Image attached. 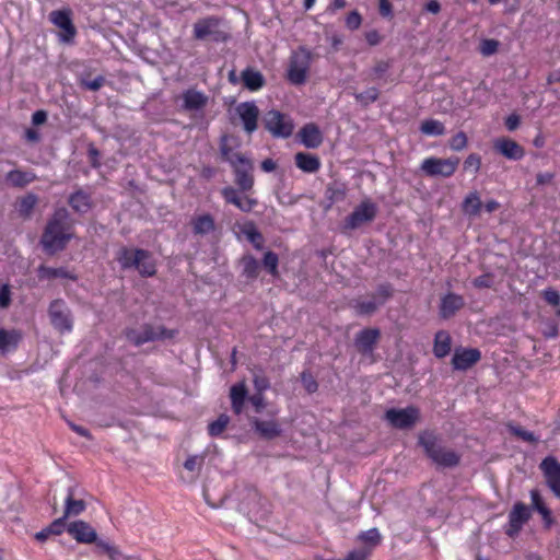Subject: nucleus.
<instances>
[{"label": "nucleus", "instance_id": "obj_61", "mask_svg": "<svg viewBox=\"0 0 560 560\" xmlns=\"http://www.w3.org/2000/svg\"><path fill=\"white\" fill-rule=\"evenodd\" d=\"M481 166V159L478 154L471 153L467 156V159L464 162V168L465 170H472L474 173H478Z\"/></svg>", "mask_w": 560, "mask_h": 560}, {"label": "nucleus", "instance_id": "obj_28", "mask_svg": "<svg viewBox=\"0 0 560 560\" xmlns=\"http://www.w3.org/2000/svg\"><path fill=\"white\" fill-rule=\"evenodd\" d=\"M184 109L186 110H199L203 108L208 103V96L202 92L189 89L183 93Z\"/></svg>", "mask_w": 560, "mask_h": 560}, {"label": "nucleus", "instance_id": "obj_58", "mask_svg": "<svg viewBox=\"0 0 560 560\" xmlns=\"http://www.w3.org/2000/svg\"><path fill=\"white\" fill-rule=\"evenodd\" d=\"M509 429L512 434H514L515 436H517L524 441H527L530 443H534L537 441L534 433L526 431V430L522 429L521 427H515V425L509 424Z\"/></svg>", "mask_w": 560, "mask_h": 560}, {"label": "nucleus", "instance_id": "obj_3", "mask_svg": "<svg viewBox=\"0 0 560 560\" xmlns=\"http://www.w3.org/2000/svg\"><path fill=\"white\" fill-rule=\"evenodd\" d=\"M194 37L197 40H211L224 43L230 35L225 27V22L219 16H206L194 23Z\"/></svg>", "mask_w": 560, "mask_h": 560}, {"label": "nucleus", "instance_id": "obj_13", "mask_svg": "<svg viewBox=\"0 0 560 560\" xmlns=\"http://www.w3.org/2000/svg\"><path fill=\"white\" fill-rule=\"evenodd\" d=\"M238 511L246 514L250 520L256 516L261 508V498L258 490L252 486H246L237 491Z\"/></svg>", "mask_w": 560, "mask_h": 560}, {"label": "nucleus", "instance_id": "obj_43", "mask_svg": "<svg viewBox=\"0 0 560 560\" xmlns=\"http://www.w3.org/2000/svg\"><path fill=\"white\" fill-rule=\"evenodd\" d=\"M38 202V197L35 194H27L23 198H21L19 203V213L23 218H30L32 215V212L35 208V206Z\"/></svg>", "mask_w": 560, "mask_h": 560}, {"label": "nucleus", "instance_id": "obj_10", "mask_svg": "<svg viewBox=\"0 0 560 560\" xmlns=\"http://www.w3.org/2000/svg\"><path fill=\"white\" fill-rule=\"evenodd\" d=\"M49 21L57 26L59 32V40L66 44L72 43L77 28L71 19V11L69 9L55 10L48 15Z\"/></svg>", "mask_w": 560, "mask_h": 560}, {"label": "nucleus", "instance_id": "obj_33", "mask_svg": "<svg viewBox=\"0 0 560 560\" xmlns=\"http://www.w3.org/2000/svg\"><path fill=\"white\" fill-rule=\"evenodd\" d=\"M242 80L244 85L250 91H257L265 85L264 75L252 68L242 71Z\"/></svg>", "mask_w": 560, "mask_h": 560}, {"label": "nucleus", "instance_id": "obj_14", "mask_svg": "<svg viewBox=\"0 0 560 560\" xmlns=\"http://www.w3.org/2000/svg\"><path fill=\"white\" fill-rule=\"evenodd\" d=\"M238 162L231 165L235 175V184L241 191H248L254 186V176L252 174L254 165L245 155H235Z\"/></svg>", "mask_w": 560, "mask_h": 560}, {"label": "nucleus", "instance_id": "obj_15", "mask_svg": "<svg viewBox=\"0 0 560 560\" xmlns=\"http://www.w3.org/2000/svg\"><path fill=\"white\" fill-rule=\"evenodd\" d=\"M530 509L523 502H516L509 513V524L505 534L514 538L521 532L523 525L530 518Z\"/></svg>", "mask_w": 560, "mask_h": 560}, {"label": "nucleus", "instance_id": "obj_48", "mask_svg": "<svg viewBox=\"0 0 560 560\" xmlns=\"http://www.w3.org/2000/svg\"><path fill=\"white\" fill-rule=\"evenodd\" d=\"M378 94L380 93L376 88H369L362 93H355L354 97L362 106H368L378 98Z\"/></svg>", "mask_w": 560, "mask_h": 560}, {"label": "nucleus", "instance_id": "obj_59", "mask_svg": "<svg viewBox=\"0 0 560 560\" xmlns=\"http://www.w3.org/2000/svg\"><path fill=\"white\" fill-rule=\"evenodd\" d=\"M499 48V42L495 39H483L480 43V52L483 56H491L497 52Z\"/></svg>", "mask_w": 560, "mask_h": 560}, {"label": "nucleus", "instance_id": "obj_20", "mask_svg": "<svg viewBox=\"0 0 560 560\" xmlns=\"http://www.w3.org/2000/svg\"><path fill=\"white\" fill-rule=\"evenodd\" d=\"M493 149L504 158L513 161L521 160L525 154L524 149L516 141L506 137L494 140Z\"/></svg>", "mask_w": 560, "mask_h": 560}, {"label": "nucleus", "instance_id": "obj_36", "mask_svg": "<svg viewBox=\"0 0 560 560\" xmlns=\"http://www.w3.org/2000/svg\"><path fill=\"white\" fill-rule=\"evenodd\" d=\"M22 335L16 330L0 329V351L5 352L18 346Z\"/></svg>", "mask_w": 560, "mask_h": 560}, {"label": "nucleus", "instance_id": "obj_56", "mask_svg": "<svg viewBox=\"0 0 560 560\" xmlns=\"http://www.w3.org/2000/svg\"><path fill=\"white\" fill-rule=\"evenodd\" d=\"M67 520L68 518H63V515H62L59 518H56L54 522H51L47 526V528L49 529L50 534L51 535H60L65 530L67 532V525H68Z\"/></svg>", "mask_w": 560, "mask_h": 560}, {"label": "nucleus", "instance_id": "obj_34", "mask_svg": "<svg viewBox=\"0 0 560 560\" xmlns=\"http://www.w3.org/2000/svg\"><path fill=\"white\" fill-rule=\"evenodd\" d=\"M192 231L197 235H206L215 228L214 220L210 214H202L191 220Z\"/></svg>", "mask_w": 560, "mask_h": 560}, {"label": "nucleus", "instance_id": "obj_19", "mask_svg": "<svg viewBox=\"0 0 560 560\" xmlns=\"http://www.w3.org/2000/svg\"><path fill=\"white\" fill-rule=\"evenodd\" d=\"M224 200L234 205L243 212H250L257 205V199L241 195L234 187L228 186L221 190Z\"/></svg>", "mask_w": 560, "mask_h": 560}, {"label": "nucleus", "instance_id": "obj_49", "mask_svg": "<svg viewBox=\"0 0 560 560\" xmlns=\"http://www.w3.org/2000/svg\"><path fill=\"white\" fill-rule=\"evenodd\" d=\"M301 383L308 394H313L318 389V383L308 371H303L300 375Z\"/></svg>", "mask_w": 560, "mask_h": 560}, {"label": "nucleus", "instance_id": "obj_44", "mask_svg": "<svg viewBox=\"0 0 560 560\" xmlns=\"http://www.w3.org/2000/svg\"><path fill=\"white\" fill-rule=\"evenodd\" d=\"M420 131L427 136H442L445 133V127L439 120L428 119L422 121Z\"/></svg>", "mask_w": 560, "mask_h": 560}, {"label": "nucleus", "instance_id": "obj_55", "mask_svg": "<svg viewBox=\"0 0 560 560\" xmlns=\"http://www.w3.org/2000/svg\"><path fill=\"white\" fill-rule=\"evenodd\" d=\"M203 460H205L203 455H192V456H189L185 460L184 467H185V469H187L189 471L200 470V468L203 464Z\"/></svg>", "mask_w": 560, "mask_h": 560}, {"label": "nucleus", "instance_id": "obj_2", "mask_svg": "<svg viewBox=\"0 0 560 560\" xmlns=\"http://www.w3.org/2000/svg\"><path fill=\"white\" fill-rule=\"evenodd\" d=\"M418 443L423 447L427 456L440 467L453 468L460 462V455L443 446L439 436L431 431L421 432Z\"/></svg>", "mask_w": 560, "mask_h": 560}, {"label": "nucleus", "instance_id": "obj_1", "mask_svg": "<svg viewBox=\"0 0 560 560\" xmlns=\"http://www.w3.org/2000/svg\"><path fill=\"white\" fill-rule=\"evenodd\" d=\"M70 214L66 208L55 210L40 237L46 254L52 256L63 250L72 237Z\"/></svg>", "mask_w": 560, "mask_h": 560}, {"label": "nucleus", "instance_id": "obj_50", "mask_svg": "<svg viewBox=\"0 0 560 560\" xmlns=\"http://www.w3.org/2000/svg\"><path fill=\"white\" fill-rule=\"evenodd\" d=\"M225 498H226L225 493H223L221 495H213L210 492V489L208 486L203 487V499L209 506H211L213 509L220 508L223 504Z\"/></svg>", "mask_w": 560, "mask_h": 560}, {"label": "nucleus", "instance_id": "obj_64", "mask_svg": "<svg viewBox=\"0 0 560 560\" xmlns=\"http://www.w3.org/2000/svg\"><path fill=\"white\" fill-rule=\"evenodd\" d=\"M542 296L545 301L552 306H558L560 304V293L552 288L546 289L542 292Z\"/></svg>", "mask_w": 560, "mask_h": 560}, {"label": "nucleus", "instance_id": "obj_57", "mask_svg": "<svg viewBox=\"0 0 560 560\" xmlns=\"http://www.w3.org/2000/svg\"><path fill=\"white\" fill-rule=\"evenodd\" d=\"M245 234H246L247 240L250 243H253L255 248H257V249L262 248V235L253 225L248 230H245Z\"/></svg>", "mask_w": 560, "mask_h": 560}, {"label": "nucleus", "instance_id": "obj_29", "mask_svg": "<svg viewBox=\"0 0 560 560\" xmlns=\"http://www.w3.org/2000/svg\"><path fill=\"white\" fill-rule=\"evenodd\" d=\"M295 165L305 173H315L320 167L319 159L311 153L298 152L294 156Z\"/></svg>", "mask_w": 560, "mask_h": 560}, {"label": "nucleus", "instance_id": "obj_16", "mask_svg": "<svg viewBox=\"0 0 560 560\" xmlns=\"http://www.w3.org/2000/svg\"><path fill=\"white\" fill-rule=\"evenodd\" d=\"M540 469L545 475L548 487L556 497L560 498V463L555 457L549 456L540 463Z\"/></svg>", "mask_w": 560, "mask_h": 560}, {"label": "nucleus", "instance_id": "obj_11", "mask_svg": "<svg viewBox=\"0 0 560 560\" xmlns=\"http://www.w3.org/2000/svg\"><path fill=\"white\" fill-rule=\"evenodd\" d=\"M459 163L458 158H448V159H440V158H428L421 164V170L428 176H442L450 177L452 176Z\"/></svg>", "mask_w": 560, "mask_h": 560}, {"label": "nucleus", "instance_id": "obj_32", "mask_svg": "<svg viewBox=\"0 0 560 560\" xmlns=\"http://www.w3.org/2000/svg\"><path fill=\"white\" fill-rule=\"evenodd\" d=\"M37 277L39 280H52L56 278H65L70 280H77V277L69 272L66 268H51L45 265H40L37 268Z\"/></svg>", "mask_w": 560, "mask_h": 560}, {"label": "nucleus", "instance_id": "obj_41", "mask_svg": "<svg viewBox=\"0 0 560 560\" xmlns=\"http://www.w3.org/2000/svg\"><path fill=\"white\" fill-rule=\"evenodd\" d=\"M102 552L108 557L109 560H141L140 557L135 555H125L117 546L113 544H100Z\"/></svg>", "mask_w": 560, "mask_h": 560}, {"label": "nucleus", "instance_id": "obj_47", "mask_svg": "<svg viewBox=\"0 0 560 560\" xmlns=\"http://www.w3.org/2000/svg\"><path fill=\"white\" fill-rule=\"evenodd\" d=\"M253 383L256 393H264L270 387L269 378L265 375L261 369H257L253 372Z\"/></svg>", "mask_w": 560, "mask_h": 560}, {"label": "nucleus", "instance_id": "obj_63", "mask_svg": "<svg viewBox=\"0 0 560 560\" xmlns=\"http://www.w3.org/2000/svg\"><path fill=\"white\" fill-rule=\"evenodd\" d=\"M362 23V18L358 11H351L347 19H346V25L349 30L354 31L360 27Z\"/></svg>", "mask_w": 560, "mask_h": 560}, {"label": "nucleus", "instance_id": "obj_4", "mask_svg": "<svg viewBox=\"0 0 560 560\" xmlns=\"http://www.w3.org/2000/svg\"><path fill=\"white\" fill-rule=\"evenodd\" d=\"M126 339L135 346H141L147 342L170 339L174 337V331L167 330L163 326L143 324L139 329L126 328L124 330Z\"/></svg>", "mask_w": 560, "mask_h": 560}, {"label": "nucleus", "instance_id": "obj_21", "mask_svg": "<svg viewBox=\"0 0 560 560\" xmlns=\"http://www.w3.org/2000/svg\"><path fill=\"white\" fill-rule=\"evenodd\" d=\"M481 358L478 349H457L452 358V364L455 370L466 371L476 364Z\"/></svg>", "mask_w": 560, "mask_h": 560}, {"label": "nucleus", "instance_id": "obj_7", "mask_svg": "<svg viewBox=\"0 0 560 560\" xmlns=\"http://www.w3.org/2000/svg\"><path fill=\"white\" fill-rule=\"evenodd\" d=\"M385 419L389 424L399 430H408L416 425L420 419V410L415 406L402 409L392 408L385 412Z\"/></svg>", "mask_w": 560, "mask_h": 560}, {"label": "nucleus", "instance_id": "obj_12", "mask_svg": "<svg viewBox=\"0 0 560 560\" xmlns=\"http://www.w3.org/2000/svg\"><path fill=\"white\" fill-rule=\"evenodd\" d=\"M51 325L60 332L72 329L71 312L65 301L54 300L48 308Z\"/></svg>", "mask_w": 560, "mask_h": 560}, {"label": "nucleus", "instance_id": "obj_62", "mask_svg": "<svg viewBox=\"0 0 560 560\" xmlns=\"http://www.w3.org/2000/svg\"><path fill=\"white\" fill-rule=\"evenodd\" d=\"M393 294V288L390 284H381L377 287L375 298H380L378 305L383 304Z\"/></svg>", "mask_w": 560, "mask_h": 560}, {"label": "nucleus", "instance_id": "obj_18", "mask_svg": "<svg viewBox=\"0 0 560 560\" xmlns=\"http://www.w3.org/2000/svg\"><path fill=\"white\" fill-rule=\"evenodd\" d=\"M249 422L254 431L264 440H273L282 433L281 425L277 420H260L253 417Z\"/></svg>", "mask_w": 560, "mask_h": 560}, {"label": "nucleus", "instance_id": "obj_23", "mask_svg": "<svg viewBox=\"0 0 560 560\" xmlns=\"http://www.w3.org/2000/svg\"><path fill=\"white\" fill-rule=\"evenodd\" d=\"M464 306V298L459 294L450 292L441 299L440 316L444 319L451 318Z\"/></svg>", "mask_w": 560, "mask_h": 560}, {"label": "nucleus", "instance_id": "obj_25", "mask_svg": "<svg viewBox=\"0 0 560 560\" xmlns=\"http://www.w3.org/2000/svg\"><path fill=\"white\" fill-rule=\"evenodd\" d=\"M147 256L145 249H131L128 247H121L117 253V260L122 269L136 268L139 262L138 259Z\"/></svg>", "mask_w": 560, "mask_h": 560}, {"label": "nucleus", "instance_id": "obj_9", "mask_svg": "<svg viewBox=\"0 0 560 560\" xmlns=\"http://www.w3.org/2000/svg\"><path fill=\"white\" fill-rule=\"evenodd\" d=\"M377 214V206L370 201H362L354 210L345 219L343 230H355L363 224L372 222Z\"/></svg>", "mask_w": 560, "mask_h": 560}, {"label": "nucleus", "instance_id": "obj_24", "mask_svg": "<svg viewBox=\"0 0 560 560\" xmlns=\"http://www.w3.org/2000/svg\"><path fill=\"white\" fill-rule=\"evenodd\" d=\"M301 142L308 149H316L323 142V135L315 124H306L299 132Z\"/></svg>", "mask_w": 560, "mask_h": 560}, {"label": "nucleus", "instance_id": "obj_17", "mask_svg": "<svg viewBox=\"0 0 560 560\" xmlns=\"http://www.w3.org/2000/svg\"><path fill=\"white\" fill-rule=\"evenodd\" d=\"M236 113L240 116L244 130L247 133H253L257 129V120L259 109L254 102H244L236 106Z\"/></svg>", "mask_w": 560, "mask_h": 560}, {"label": "nucleus", "instance_id": "obj_42", "mask_svg": "<svg viewBox=\"0 0 560 560\" xmlns=\"http://www.w3.org/2000/svg\"><path fill=\"white\" fill-rule=\"evenodd\" d=\"M241 265L243 267V275L247 278L255 279L260 270V266L258 260L252 256L246 255L241 259Z\"/></svg>", "mask_w": 560, "mask_h": 560}, {"label": "nucleus", "instance_id": "obj_22", "mask_svg": "<svg viewBox=\"0 0 560 560\" xmlns=\"http://www.w3.org/2000/svg\"><path fill=\"white\" fill-rule=\"evenodd\" d=\"M381 336L377 328H365L358 332L355 337V347L363 354L371 353L374 350Z\"/></svg>", "mask_w": 560, "mask_h": 560}, {"label": "nucleus", "instance_id": "obj_54", "mask_svg": "<svg viewBox=\"0 0 560 560\" xmlns=\"http://www.w3.org/2000/svg\"><path fill=\"white\" fill-rule=\"evenodd\" d=\"M105 83V78L103 75H98L93 80L80 79V84L86 90L90 91H98Z\"/></svg>", "mask_w": 560, "mask_h": 560}, {"label": "nucleus", "instance_id": "obj_38", "mask_svg": "<svg viewBox=\"0 0 560 560\" xmlns=\"http://www.w3.org/2000/svg\"><path fill=\"white\" fill-rule=\"evenodd\" d=\"M347 187L343 183L334 180L326 187L325 196L331 202L342 201L346 197Z\"/></svg>", "mask_w": 560, "mask_h": 560}, {"label": "nucleus", "instance_id": "obj_39", "mask_svg": "<svg viewBox=\"0 0 560 560\" xmlns=\"http://www.w3.org/2000/svg\"><path fill=\"white\" fill-rule=\"evenodd\" d=\"M358 539L364 544L363 547L359 549H368L369 556L371 555L373 548H375L381 542V535L377 528H371L366 532H363L359 535Z\"/></svg>", "mask_w": 560, "mask_h": 560}, {"label": "nucleus", "instance_id": "obj_31", "mask_svg": "<svg viewBox=\"0 0 560 560\" xmlns=\"http://www.w3.org/2000/svg\"><path fill=\"white\" fill-rule=\"evenodd\" d=\"M68 202L78 213H86L92 207L91 196L82 189L71 194Z\"/></svg>", "mask_w": 560, "mask_h": 560}, {"label": "nucleus", "instance_id": "obj_60", "mask_svg": "<svg viewBox=\"0 0 560 560\" xmlns=\"http://www.w3.org/2000/svg\"><path fill=\"white\" fill-rule=\"evenodd\" d=\"M494 278L491 273H485L474 279L472 284L478 289L491 288L493 285Z\"/></svg>", "mask_w": 560, "mask_h": 560}, {"label": "nucleus", "instance_id": "obj_30", "mask_svg": "<svg viewBox=\"0 0 560 560\" xmlns=\"http://www.w3.org/2000/svg\"><path fill=\"white\" fill-rule=\"evenodd\" d=\"M482 209L480 194L477 190L470 191L462 202V211L472 218L479 217Z\"/></svg>", "mask_w": 560, "mask_h": 560}, {"label": "nucleus", "instance_id": "obj_26", "mask_svg": "<svg viewBox=\"0 0 560 560\" xmlns=\"http://www.w3.org/2000/svg\"><path fill=\"white\" fill-rule=\"evenodd\" d=\"M85 509L86 502L82 499H75L74 489L70 487L65 499L63 518L78 516L83 513Z\"/></svg>", "mask_w": 560, "mask_h": 560}, {"label": "nucleus", "instance_id": "obj_35", "mask_svg": "<svg viewBox=\"0 0 560 560\" xmlns=\"http://www.w3.org/2000/svg\"><path fill=\"white\" fill-rule=\"evenodd\" d=\"M451 351V337L446 331H438L434 339L433 352L438 358L446 357Z\"/></svg>", "mask_w": 560, "mask_h": 560}, {"label": "nucleus", "instance_id": "obj_45", "mask_svg": "<svg viewBox=\"0 0 560 560\" xmlns=\"http://www.w3.org/2000/svg\"><path fill=\"white\" fill-rule=\"evenodd\" d=\"M138 260L139 262L136 265L135 269H137L142 277H152L155 275L156 269L150 252L147 250V256Z\"/></svg>", "mask_w": 560, "mask_h": 560}, {"label": "nucleus", "instance_id": "obj_37", "mask_svg": "<svg viewBox=\"0 0 560 560\" xmlns=\"http://www.w3.org/2000/svg\"><path fill=\"white\" fill-rule=\"evenodd\" d=\"M35 178L36 176L32 172H23L20 170L10 171L7 174V179L14 187H24L27 184L32 183Z\"/></svg>", "mask_w": 560, "mask_h": 560}, {"label": "nucleus", "instance_id": "obj_52", "mask_svg": "<svg viewBox=\"0 0 560 560\" xmlns=\"http://www.w3.org/2000/svg\"><path fill=\"white\" fill-rule=\"evenodd\" d=\"M377 307L378 303L373 300L362 301L355 304V310L361 315H371L377 310Z\"/></svg>", "mask_w": 560, "mask_h": 560}, {"label": "nucleus", "instance_id": "obj_51", "mask_svg": "<svg viewBox=\"0 0 560 560\" xmlns=\"http://www.w3.org/2000/svg\"><path fill=\"white\" fill-rule=\"evenodd\" d=\"M264 266L265 268L271 273V275H276L277 273V268H278V262H279V259H278V255L273 252H267L264 256Z\"/></svg>", "mask_w": 560, "mask_h": 560}, {"label": "nucleus", "instance_id": "obj_6", "mask_svg": "<svg viewBox=\"0 0 560 560\" xmlns=\"http://www.w3.org/2000/svg\"><path fill=\"white\" fill-rule=\"evenodd\" d=\"M262 125L275 138H289L294 129V124L290 116L276 109H271L264 115Z\"/></svg>", "mask_w": 560, "mask_h": 560}, {"label": "nucleus", "instance_id": "obj_5", "mask_svg": "<svg viewBox=\"0 0 560 560\" xmlns=\"http://www.w3.org/2000/svg\"><path fill=\"white\" fill-rule=\"evenodd\" d=\"M312 59L313 54L305 47H300L291 55L287 77L292 84L305 83Z\"/></svg>", "mask_w": 560, "mask_h": 560}, {"label": "nucleus", "instance_id": "obj_27", "mask_svg": "<svg viewBox=\"0 0 560 560\" xmlns=\"http://www.w3.org/2000/svg\"><path fill=\"white\" fill-rule=\"evenodd\" d=\"M230 398L232 410L240 415L243 411L245 400L248 398V390L245 382L234 384L230 388Z\"/></svg>", "mask_w": 560, "mask_h": 560}, {"label": "nucleus", "instance_id": "obj_46", "mask_svg": "<svg viewBox=\"0 0 560 560\" xmlns=\"http://www.w3.org/2000/svg\"><path fill=\"white\" fill-rule=\"evenodd\" d=\"M229 422H230V418L228 415H225V413L220 415L215 421L211 422L208 425L209 434L211 436L220 435L225 430Z\"/></svg>", "mask_w": 560, "mask_h": 560}, {"label": "nucleus", "instance_id": "obj_53", "mask_svg": "<svg viewBox=\"0 0 560 560\" xmlns=\"http://www.w3.org/2000/svg\"><path fill=\"white\" fill-rule=\"evenodd\" d=\"M467 145V136L465 132L459 131L450 140V147L454 151H462Z\"/></svg>", "mask_w": 560, "mask_h": 560}, {"label": "nucleus", "instance_id": "obj_40", "mask_svg": "<svg viewBox=\"0 0 560 560\" xmlns=\"http://www.w3.org/2000/svg\"><path fill=\"white\" fill-rule=\"evenodd\" d=\"M233 140L232 137L228 135H223L220 139V154L222 160L229 162L231 165L235 164L237 159L235 155H243L242 153L234 152L233 147L230 144V141Z\"/></svg>", "mask_w": 560, "mask_h": 560}, {"label": "nucleus", "instance_id": "obj_8", "mask_svg": "<svg viewBox=\"0 0 560 560\" xmlns=\"http://www.w3.org/2000/svg\"><path fill=\"white\" fill-rule=\"evenodd\" d=\"M67 533L79 544H95L101 552L100 544H110L107 540L98 539L96 530L88 522L82 520L68 523Z\"/></svg>", "mask_w": 560, "mask_h": 560}]
</instances>
